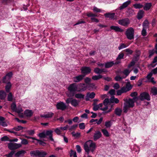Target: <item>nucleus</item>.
<instances>
[{
  "label": "nucleus",
  "instance_id": "f257e3e1",
  "mask_svg": "<svg viewBox=\"0 0 157 157\" xmlns=\"http://www.w3.org/2000/svg\"><path fill=\"white\" fill-rule=\"evenodd\" d=\"M151 100V97L149 93L147 92H144L141 93L140 95L137 97H134L132 99L129 98L128 99H124L125 102L123 108V112L127 113L128 109L130 108H133L135 105L134 102L138 100L143 101L146 100L149 101Z\"/></svg>",
  "mask_w": 157,
  "mask_h": 157
},
{
  "label": "nucleus",
  "instance_id": "f03ea898",
  "mask_svg": "<svg viewBox=\"0 0 157 157\" xmlns=\"http://www.w3.org/2000/svg\"><path fill=\"white\" fill-rule=\"evenodd\" d=\"M96 144L91 140L86 142L84 145V148L85 151L88 155L90 151L93 152L96 148Z\"/></svg>",
  "mask_w": 157,
  "mask_h": 157
},
{
  "label": "nucleus",
  "instance_id": "7ed1b4c3",
  "mask_svg": "<svg viewBox=\"0 0 157 157\" xmlns=\"http://www.w3.org/2000/svg\"><path fill=\"white\" fill-rule=\"evenodd\" d=\"M67 90L70 92V94L68 96L69 97L74 96L75 94V92L78 91V90L76 83H74L70 84L67 88Z\"/></svg>",
  "mask_w": 157,
  "mask_h": 157
},
{
  "label": "nucleus",
  "instance_id": "20e7f679",
  "mask_svg": "<svg viewBox=\"0 0 157 157\" xmlns=\"http://www.w3.org/2000/svg\"><path fill=\"white\" fill-rule=\"evenodd\" d=\"M53 131L52 130H47L46 132L43 131L38 134V136L41 138H45L47 136H49V139L51 141H54V139L52 138Z\"/></svg>",
  "mask_w": 157,
  "mask_h": 157
},
{
  "label": "nucleus",
  "instance_id": "39448f33",
  "mask_svg": "<svg viewBox=\"0 0 157 157\" xmlns=\"http://www.w3.org/2000/svg\"><path fill=\"white\" fill-rule=\"evenodd\" d=\"M31 156L32 157H37V156H45L47 155V153L45 151H40L38 150L31 151L30 152Z\"/></svg>",
  "mask_w": 157,
  "mask_h": 157
},
{
  "label": "nucleus",
  "instance_id": "423d86ee",
  "mask_svg": "<svg viewBox=\"0 0 157 157\" xmlns=\"http://www.w3.org/2000/svg\"><path fill=\"white\" fill-rule=\"evenodd\" d=\"M134 30L133 28L130 27L127 29L125 34L128 39L132 40L134 38Z\"/></svg>",
  "mask_w": 157,
  "mask_h": 157
},
{
  "label": "nucleus",
  "instance_id": "0eeeda50",
  "mask_svg": "<svg viewBox=\"0 0 157 157\" xmlns=\"http://www.w3.org/2000/svg\"><path fill=\"white\" fill-rule=\"evenodd\" d=\"M21 146V144L16 143H10L8 144V148L12 151H14V150L20 147Z\"/></svg>",
  "mask_w": 157,
  "mask_h": 157
},
{
  "label": "nucleus",
  "instance_id": "6e6552de",
  "mask_svg": "<svg viewBox=\"0 0 157 157\" xmlns=\"http://www.w3.org/2000/svg\"><path fill=\"white\" fill-rule=\"evenodd\" d=\"M66 102L68 104L71 103L72 106L76 107L78 105L80 101L76 99H73L72 98H69L66 100Z\"/></svg>",
  "mask_w": 157,
  "mask_h": 157
},
{
  "label": "nucleus",
  "instance_id": "1a4fd4ad",
  "mask_svg": "<svg viewBox=\"0 0 157 157\" xmlns=\"http://www.w3.org/2000/svg\"><path fill=\"white\" fill-rule=\"evenodd\" d=\"M56 106L57 109L62 111L64 110L67 108L66 104L64 102L61 101L57 102L56 105Z\"/></svg>",
  "mask_w": 157,
  "mask_h": 157
},
{
  "label": "nucleus",
  "instance_id": "9d476101",
  "mask_svg": "<svg viewBox=\"0 0 157 157\" xmlns=\"http://www.w3.org/2000/svg\"><path fill=\"white\" fill-rule=\"evenodd\" d=\"M118 23L120 25L126 26L130 24V21L129 18H126L118 20Z\"/></svg>",
  "mask_w": 157,
  "mask_h": 157
},
{
  "label": "nucleus",
  "instance_id": "9b49d317",
  "mask_svg": "<svg viewBox=\"0 0 157 157\" xmlns=\"http://www.w3.org/2000/svg\"><path fill=\"white\" fill-rule=\"evenodd\" d=\"M81 72L82 75H85V76L90 73L91 69L89 67H82L81 69Z\"/></svg>",
  "mask_w": 157,
  "mask_h": 157
},
{
  "label": "nucleus",
  "instance_id": "f8f14e48",
  "mask_svg": "<svg viewBox=\"0 0 157 157\" xmlns=\"http://www.w3.org/2000/svg\"><path fill=\"white\" fill-rule=\"evenodd\" d=\"M12 75L13 73L12 72H10L7 73L3 78V82L4 83H6L8 82H10V78L12 76Z\"/></svg>",
  "mask_w": 157,
  "mask_h": 157
},
{
  "label": "nucleus",
  "instance_id": "ddd939ff",
  "mask_svg": "<svg viewBox=\"0 0 157 157\" xmlns=\"http://www.w3.org/2000/svg\"><path fill=\"white\" fill-rule=\"evenodd\" d=\"M105 17L109 18L111 19L116 20L117 19V17L115 13H105L104 15Z\"/></svg>",
  "mask_w": 157,
  "mask_h": 157
},
{
  "label": "nucleus",
  "instance_id": "4468645a",
  "mask_svg": "<svg viewBox=\"0 0 157 157\" xmlns=\"http://www.w3.org/2000/svg\"><path fill=\"white\" fill-rule=\"evenodd\" d=\"M85 77V75H81L73 78V82H78L81 81Z\"/></svg>",
  "mask_w": 157,
  "mask_h": 157
},
{
  "label": "nucleus",
  "instance_id": "2eb2a0df",
  "mask_svg": "<svg viewBox=\"0 0 157 157\" xmlns=\"http://www.w3.org/2000/svg\"><path fill=\"white\" fill-rule=\"evenodd\" d=\"M102 136L101 132L99 131H96L95 132L93 136V139L95 141L100 138Z\"/></svg>",
  "mask_w": 157,
  "mask_h": 157
},
{
  "label": "nucleus",
  "instance_id": "dca6fc26",
  "mask_svg": "<svg viewBox=\"0 0 157 157\" xmlns=\"http://www.w3.org/2000/svg\"><path fill=\"white\" fill-rule=\"evenodd\" d=\"M113 30L116 32L120 33H122L124 31L123 29H121L119 27L114 25H112L110 27V30Z\"/></svg>",
  "mask_w": 157,
  "mask_h": 157
},
{
  "label": "nucleus",
  "instance_id": "f3484780",
  "mask_svg": "<svg viewBox=\"0 0 157 157\" xmlns=\"http://www.w3.org/2000/svg\"><path fill=\"white\" fill-rule=\"evenodd\" d=\"M95 94L94 92L91 93H90L89 92L87 93L86 97L85 100L86 101H88L89 100L90 98L93 99L95 97Z\"/></svg>",
  "mask_w": 157,
  "mask_h": 157
},
{
  "label": "nucleus",
  "instance_id": "a211bd4d",
  "mask_svg": "<svg viewBox=\"0 0 157 157\" xmlns=\"http://www.w3.org/2000/svg\"><path fill=\"white\" fill-rule=\"evenodd\" d=\"M131 2L130 0L128 1L123 3L122 5L119 7L118 9L120 10H121L124 8L127 7L128 5H129Z\"/></svg>",
  "mask_w": 157,
  "mask_h": 157
},
{
  "label": "nucleus",
  "instance_id": "6ab92c4d",
  "mask_svg": "<svg viewBox=\"0 0 157 157\" xmlns=\"http://www.w3.org/2000/svg\"><path fill=\"white\" fill-rule=\"evenodd\" d=\"M107 71L104 69H100L99 68L96 67L94 68V72L97 74H101L102 72H106Z\"/></svg>",
  "mask_w": 157,
  "mask_h": 157
},
{
  "label": "nucleus",
  "instance_id": "aec40b11",
  "mask_svg": "<svg viewBox=\"0 0 157 157\" xmlns=\"http://www.w3.org/2000/svg\"><path fill=\"white\" fill-rule=\"evenodd\" d=\"M33 113L32 110H31L27 109L24 111L25 115L27 117H31Z\"/></svg>",
  "mask_w": 157,
  "mask_h": 157
},
{
  "label": "nucleus",
  "instance_id": "412c9836",
  "mask_svg": "<svg viewBox=\"0 0 157 157\" xmlns=\"http://www.w3.org/2000/svg\"><path fill=\"white\" fill-rule=\"evenodd\" d=\"M26 153V151L24 150H21L17 151L15 154V156L16 157H19L21 155H23Z\"/></svg>",
  "mask_w": 157,
  "mask_h": 157
},
{
  "label": "nucleus",
  "instance_id": "4be33fe9",
  "mask_svg": "<svg viewBox=\"0 0 157 157\" xmlns=\"http://www.w3.org/2000/svg\"><path fill=\"white\" fill-rule=\"evenodd\" d=\"M6 96V94L4 91L0 90V99L2 100H4Z\"/></svg>",
  "mask_w": 157,
  "mask_h": 157
},
{
  "label": "nucleus",
  "instance_id": "5701e85b",
  "mask_svg": "<svg viewBox=\"0 0 157 157\" xmlns=\"http://www.w3.org/2000/svg\"><path fill=\"white\" fill-rule=\"evenodd\" d=\"M144 11L143 10H140L137 13V18L140 20L143 17Z\"/></svg>",
  "mask_w": 157,
  "mask_h": 157
},
{
  "label": "nucleus",
  "instance_id": "b1692460",
  "mask_svg": "<svg viewBox=\"0 0 157 157\" xmlns=\"http://www.w3.org/2000/svg\"><path fill=\"white\" fill-rule=\"evenodd\" d=\"M119 100L117 98H115L114 96H112L110 99V102L111 103H115L116 104L118 103Z\"/></svg>",
  "mask_w": 157,
  "mask_h": 157
},
{
  "label": "nucleus",
  "instance_id": "393cba45",
  "mask_svg": "<svg viewBox=\"0 0 157 157\" xmlns=\"http://www.w3.org/2000/svg\"><path fill=\"white\" fill-rule=\"evenodd\" d=\"M126 13L128 14V17H131L134 14V10L130 8H128Z\"/></svg>",
  "mask_w": 157,
  "mask_h": 157
},
{
  "label": "nucleus",
  "instance_id": "a878e982",
  "mask_svg": "<svg viewBox=\"0 0 157 157\" xmlns=\"http://www.w3.org/2000/svg\"><path fill=\"white\" fill-rule=\"evenodd\" d=\"M114 65V61L107 62L105 64V67L106 68H109Z\"/></svg>",
  "mask_w": 157,
  "mask_h": 157
},
{
  "label": "nucleus",
  "instance_id": "bb28decb",
  "mask_svg": "<svg viewBox=\"0 0 157 157\" xmlns=\"http://www.w3.org/2000/svg\"><path fill=\"white\" fill-rule=\"evenodd\" d=\"M7 84L5 86V90L6 92L8 93L10 92V89L11 87V85L10 82H8L6 83Z\"/></svg>",
  "mask_w": 157,
  "mask_h": 157
},
{
  "label": "nucleus",
  "instance_id": "cd10ccee",
  "mask_svg": "<svg viewBox=\"0 0 157 157\" xmlns=\"http://www.w3.org/2000/svg\"><path fill=\"white\" fill-rule=\"evenodd\" d=\"M122 111V110L121 109L118 108H117L115 110V113L116 115L119 116H120L121 115Z\"/></svg>",
  "mask_w": 157,
  "mask_h": 157
},
{
  "label": "nucleus",
  "instance_id": "c85d7f7f",
  "mask_svg": "<svg viewBox=\"0 0 157 157\" xmlns=\"http://www.w3.org/2000/svg\"><path fill=\"white\" fill-rule=\"evenodd\" d=\"M149 23L148 21L147 20H145L144 21L142 24L143 28L147 29L148 28V25Z\"/></svg>",
  "mask_w": 157,
  "mask_h": 157
},
{
  "label": "nucleus",
  "instance_id": "c756f323",
  "mask_svg": "<svg viewBox=\"0 0 157 157\" xmlns=\"http://www.w3.org/2000/svg\"><path fill=\"white\" fill-rule=\"evenodd\" d=\"M152 6L151 4V3H148L146 4L144 6V9L145 10H149L151 8Z\"/></svg>",
  "mask_w": 157,
  "mask_h": 157
},
{
  "label": "nucleus",
  "instance_id": "7c9ffc66",
  "mask_svg": "<svg viewBox=\"0 0 157 157\" xmlns=\"http://www.w3.org/2000/svg\"><path fill=\"white\" fill-rule=\"evenodd\" d=\"M151 93L153 95H157V88L155 87H154L151 88Z\"/></svg>",
  "mask_w": 157,
  "mask_h": 157
},
{
  "label": "nucleus",
  "instance_id": "2f4dec72",
  "mask_svg": "<svg viewBox=\"0 0 157 157\" xmlns=\"http://www.w3.org/2000/svg\"><path fill=\"white\" fill-rule=\"evenodd\" d=\"M103 76L102 75H95L92 76V78L94 80H99L102 78Z\"/></svg>",
  "mask_w": 157,
  "mask_h": 157
},
{
  "label": "nucleus",
  "instance_id": "473e14b6",
  "mask_svg": "<svg viewBox=\"0 0 157 157\" xmlns=\"http://www.w3.org/2000/svg\"><path fill=\"white\" fill-rule=\"evenodd\" d=\"M75 98H77L83 99L84 98V95L81 93H78L75 94Z\"/></svg>",
  "mask_w": 157,
  "mask_h": 157
},
{
  "label": "nucleus",
  "instance_id": "72a5a7b5",
  "mask_svg": "<svg viewBox=\"0 0 157 157\" xmlns=\"http://www.w3.org/2000/svg\"><path fill=\"white\" fill-rule=\"evenodd\" d=\"M125 87L128 91H129L132 89V86L130 84L129 82H128L126 83Z\"/></svg>",
  "mask_w": 157,
  "mask_h": 157
},
{
  "label": "nucleus",
  "instance_id": "f704fd0d",
  "mask_svg": "<svg viewBox=\"0 0 157 157\" xmlns=\"http://www.w3.org/2000/svg\"><path fill=\"white\" fill-rule=\"evenodd\" d=\"M101 131L103 134V135L106 137L109 136V133L107 130L105 129H102Z\"/></svg>",
  "mask_w": 157,
  "mask_h": 157
},
{
  "label": "nucleus",
  "instance_id": "c9c22d12",
  "mask_svg": "<svg viewBox=\"0 0 157 157\" xmlns=\"http://www.w3.org/2000/svg\"><path fill=\"white\" fill-rule=\"evenodd\" d=\"M23 128H24L21 126H18L17 127L13 128L12 129L15 130L17 131H18L22 129Z\"/></svg>",
  "mask_w": 157,
  "mask_h": 157
},
{
  "label": "nucleus",
  "instance_id": "e433bc0d",
  "mask_svg": "<svg viewBox=\"0 0 157 157\" xmlns=\"http://www.w3.org/2000/svg\"><path fill=\"white\" fill-rule=\"evenodd\" d=\"M133 6L136 9H140L143 7V5L140 3L135 4L133 5Z\"/></svg>",
  "mask_w": 157,
  "mask_h": 157
},
{
  "label": "nucleus",
  "instance_id": "4c0bfd02",
  "mask_svg": "<svg viewBox=\"0 0 157 157\" xmlns=\"http://www.w3.org/2000/svg\"><path fill=\"white\" fill-rule=\"evenodd\" d=\"M92 105L94 106L93 108L94 110L96 111L99 109V106L96 105V103L95 102H94Z\"/></svg>",
  "mask_w": 157,
  "mask_h": 157
},
{
  "label": "nucleus",
  "instance_id": "58836bf2",
  "mask_svg": "<svg viewBox=\"0 0 157 157\" xmlns=\"http://www.w3.org/2000/svg\"><path fill=\"white\" fill-rule=\"evenodd\" d=\"M124 55L123 53H120L117 57L116 58L117 60H119L120 59H123L124 58Z\"/></svg>",
  "mask_w": 157,
  "mask_h": 157
},
{
  "label": "nucleus",
  "instance_id": "ea45409f",
  "mask_svg": "<svg viewBox=\"0 0 157 157\" xmlns=\"http://www.w3.org/2000/svg\"><path fill=\"white\" fill-rule=\"evenodd\" d=\"M130 71L128 69H126L124 70L121 72L125 75L126 77H127L130 73Z\"/></svg>",
  "mask_w": 157,
  "mask_h": 157
},
{
  "label": "nucleus",
  "instance_id": "a19ab883",
  "mask_svg": "<svg viewBox=\"0 0 157 157\" xmlns=\"http://www.w3.org/2000/svg\"><path fill=\"white\" fill-rule=\"evenodd\" d=\"M13 99L12 94L10 92L8 95L7 100L8 101H12Z\"/></svg>",
  "mask_w": 157,
  "mask_h": 157
},
{
  "label": "nucleus",
  "instance_id": "79ce46f5",
  "mask_svg": "<svg viewBox=\"0 0 157 157\" xmlns=\"http://www.w3.org/2000/svg\"><path fill=\"white\" fill-rule=\"evenodd\" d=\"M15 152V151H12L6 155L5 156L6 157H12Z\"/></svg>",
  "mask_w": 157,
  "mask_h": 157
},
{
  "label": "nucleus",
  "instance_id": "37998d69",
  "mask_svg": "<svg viewBox=\"0 0 157 157\" xmlns=\"http://www.w3.org/2000/svg\"><path fill=\"white\" fill-rule=\"evenodd\" d=\"M26 132L28 133V134L32 136L35 133V131L34 130H27L26 131Z\"/></svg>",
  "mask_w": 157,
  "mask_h": 157
},
{
  "label": "nucleus",
  "instance_id": "c03bdc74",
  "mask_svg": "<svg viewBox=\"0 0 157 157\" xmlns=\"http://www.w3.org/2000/svg\"><path fill=\"white\" fill-rule=\"evenodd\" d=\"M157 62V56H155L154 59L152 63L150 64V66L152 67H153L155 66V65H153V64Z\"/></svg>",
  "mask_w": 157,
  "mask_h": 157
},
{
  "label": "nucleus",
  "instance_id": "a18cd8bd",
  "mask_svg": "<svg viewBox=\"0 0 157 157\" xmlns=\"http://www.w3.org/2000/svg\"><path fill=\"white\" fill-rule=\"evenodd\" d=\"M10 139H9V137L7 136H4L2 137L1 138V140L2 141H9V140Z\"/></svg>",
  "mask_w": 157,
  "mask_h": 157
},
{
  "label": "nucleus",
  "instance_id": "49530a36",
  "mask_svg": "<svg viewBox=\"0 0 157 157\" xmlns=\"http://www.w3.org/2000/svg\"><path fill=\"white\" fill-rule=\"evenodd\" d=\"M73 155V157H77L76 153L75 151H74L72 150H71L70 156L71 157Z\"/></svg>",
  "mask_w": 157,
  "mask_h": 157
},
{
  "label": "nucleus",
  "instance_id": "de8ad7c7",
  "mask_svg": "<svg viewBox=\"0 0 157 157\" xmlns=\"http://www.w3.org/2000/svg\"><path fill=\"white\" fill-rule=\"evenodd\" d=\"M146 28H143L141 32V34L143 36H145L147 35V33L146 32Z\"/></svg>",
  "mask_w": 157,
  "mask_h": 157
},
{
  "label": "nucleus",
  "instance_id": "09e8293b",
  "mask_svg": "<svg viewBox=\"0 0 157 157\" xmlns=\"http://www.w3.org/2000/svg\"><path fill=\"white\" fill-rule=\"evenodd\" d=\"M122 79L123 78L119 75H117L114 78L115 80L117 81H120L122 80Z\"/></svg>",
  "mask_w": 157,
  "mask_h": 157
},
{
  "label": "nucleus",
  "instance_id": "8fccbe9b",
  "mask_svg": "<svg viewBox=\"0 0 157 157\" xmlns=\"http://www.w3.org/2000/svg\"><path fill=\"white\" fill-rule=\"evenodd\" d=\"M87 16L89 17H97V15L95 14L89 13L87 14Z\"/></svg>",
  "mask_w": 157,
  "mask_h": 157
},
{
  "label": "nucleus",
  "instance_id": "3c124183",
  "mask_svg": "<svg viewBox=\"0 0 157 157\" xmlns=\"http://www.w3.org/2000/svg\"><path fill=\"white\" fill-rule=\"evenodd\" d=\"M149 55L148 56V57L150 58L154 53V49L150 50L149 51Z\"/></svg>",
  "mask_w": 157,
  "mask_h": 157
},
{
  "label": "nucleus",
  "instance_id": "603ef678",
  "mask_svg": "<svg viewBox=\"0 0 157 157\" xmlns=\"http://www.w3.org/2000/svg\"><path fill=\"white\" fill-rule=\"evenodd\" d=\"M86 23V21L83 20H79L74 25H79L81 24H84Z\"/></svg>",
  "mask_w": 157,
  "mask_h": 157
},
{
  "label": "nucleus",
  "instance_id": "864d4df0",
  "mask_svg": "<svg viewBox=\"0 0 157 157\" xmlns=\"http://www.w3.org/2000/svg\"><path fill=\"white\" fill-rule=\"evenodd\" d=\"M109 102H110L109 99L108 98H105L103 101L104 105L106 106Z\"/></svg>",
  "mask_w": 157,
  "mask_h": 157
},
{
  "label": "nucleus",
  "instance_id": "5fc2aeb1",
  "mask_svg": "<svg viewBox=\"0 0 157 157\" xmlns=\"http://www.w3.org/2000/svg\"><path fill=\"white\" fill-rule=\"evenodd\" d=\"M21 144L24 145L27 144L28 143V140L25 139H22L21 142Z\"/></svg>",
  "mask_w": 157,
  "mask_h": 157
},
{
  "label": "nucleus",
  "instance_id": "6e6d98bb",
  "mask_svg": "<svg viewBox=\"0 0 157 157\" xmlns=\"http://www.w3.org/2000/svg\"><path fill=\"white\" fill-rule=\"evenodd\" d=\"M126 47V46L124 44L122 43L120 45V46L118 47V49L119 50H120L123 48H125Z\"/></svg>",
  "mask_w": 157,
  "mask_h": 157
},
{
  "label": "nucleus",
  "instance_id": "4d7b16f0",
  "mask_svg": "<svg viewBox=\"0 0 157 157\" xmlns=\"http://www.w3.org/2000/svg\"><path fill=\"white\" fill-rule=\"evenodd\" d=\"M79 128L81 129H84L85 128V124L84 123H80L79 124Z\"/></svg>",
  "mask_w": 157,
  "mask_h": 157
},
{
  "label": "nucleus",
  "instance_id": "13d9d810",
  "mask_svg": "<svg viewBox=\"0 0 157 157\" xmlns=\"http://www.w3.org/2000/svg\"><path fill=\"white\" fill-rule=\"evenodd\" d=\"M138 95V93L137 92H134L131 93L130 95V96L132 97H137Z\"/></svg>",
  "mask_w": 157,
  "mask_h": 157
},
{
  "label": "nucleus",
  "instance_id": "bf43d9fd",
  "mask_svg": "<svg viewBox=\"0 0 157 157\" xmlns=\"http://www.w3.org/2000/svg\"><path fill=\"white\" fill-rule=\"evenodd\" d=\"M78 126V124L73 125L71 126V127L69 128V130L70 131H71L73 130H75L76 128Z\"/></svg>",
  "mask_w": 157,
  "mask_h": 157
},
{
  "label": "nucleus",
  "instance_id": "052dcab7",
  "mask_svg": "<svg viewBox=\"0 0 157 157\" xmlns=\"http://www.w3.org/2000/svg\"><path fill=\"white\" fill-rule=\"evenodd\" d=\"M11 107L12 109L14 111L17 108V105L15 103H13V104L11 105Z\"/></svg>",
  "mask_w": 157,
  "mask_h": 157
},
{
  "label": "nucleus",
  "instance_id": "680f3d73",
  "mask_svg": "<svg viewBox=\"0 0 157 157\" xmlns=\"http://www.w3.org/2000/svg\"><path fill=\"white\" fill-rule=\"evenodd\" d=\"M38 142L40 145L43 146H45L46 144V143L40 140H39Z\"/></svg>",
  "mask_w": 157,
  "mask_h": 157
},
{
  "label": "nucleus",
  "instance_id": "e2e57ef3",
  "mask_svg": "<svg viewBox=\"0 0 157 157\" xmlns=\"http://www.w3.org/2000/svg\"><path fill=\"white\" fill-rule=\"evenodd\" d=\"M93 10L94 12L97 13H100L101 11V9H98L96 7H94Z\"/></svg>",
  "mask_w": 157,
  "mask_h": 157
},
{
  "label": "nucleus",
  "instance_id": "0e129e2a",
  "mask_svg": "<svg viewBox=\"0 0 157 157\" xmlns=\"http://www.w3.org/2000/svg\"><path fill=\"white\" fill-rule=\"evenodd\" d=\"M125 51L127 53V54H128L131 55L133 52V51L132 50L130 49L129 48H127V49H125Z\"/></svg>",
  "mask_w": 157,
  "mask_h": 157
},
{
  "label": "nucleus",
  "instance_id": "69168bd1",
  "mask_svg": "<svg viewBox=\"0 0 157 157\" xmlns=\"http://www.w3.org/2000/svg\"><path fill=\"white\" fill-rule=\"evenodd\" d=\"M111 125V123L110 121H106L105 122V126L107 127H110Z\"/></svg>",
  "mask_w": 157,
  "mask_h": 157
},
{
  "label": "nucleus",
  "instance_id": "338daca9",
  "mask_svg": "<svg viewBox=\"0 0 157 157\" xmlns=\"http://www.w3.org/2000/svg\"><path fill=\"white\" fill-rule=\"evenodd\" d=\"M77 151L80 153L81 152V149L80 146L79 145H77L76 146Z\"/></svg>",
  "mask_w": 157,
  "mask_h": 157
},
{
  "label": "nucleus",
  "instance_id": "774afa93",
  "mask_svg": "<svg viewBox=\"0 0 157 157\" xmlns=\"http://www.w3.org/2000/svg\"><path fill=\"white\" fill-rule=\"evenodd\" d=\"M55 132L58 135H59L61 133V131L59 128H57L54 130Z\"/></svg>",
  "mask_w": 157,
  "mask_h": 157
}]
</instances>
